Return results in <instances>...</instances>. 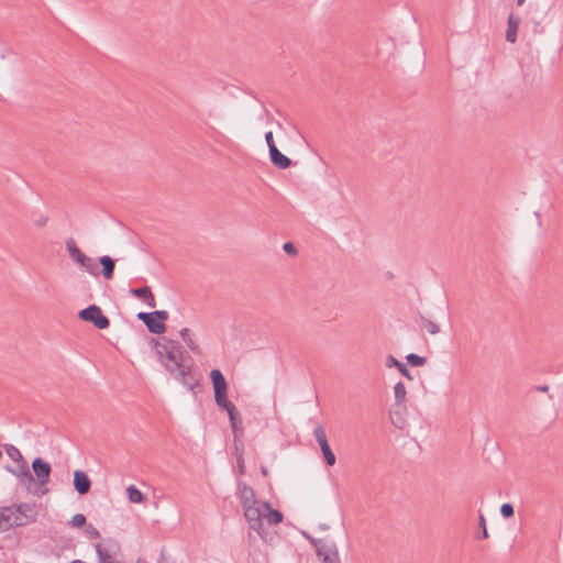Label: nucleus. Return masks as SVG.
Wrapping results in <instances>:
<instances>
[{
  "label": "nucleus",
  "mask_w": 563,
  "mask_h": 563,
  "mask_svg": "<svg viewBox=\"0 0 563 563\" xmlns=\"http://www.w3.org/2000/svg\"><path fill=\"white\" fill-rule=\"evenodd\" d=\"M155 353L162 365L169 374L189 390L198 386L199 379L192 374L191 366L184 364L183 347L179 342L163 338L162 341L152 339Z\"/></svg>",
  "instance_id": "nucleus-1"
},
{
  "label": "nucleus",
  "mask_w": 563,
  "mask_h": 563,
  "mask_svg": "<svg viewBox=\"0 0 563 563\" xmlns=\"http://www.w3.org/2000/svg\"><path fill=\"white\" fill-rule=\"evenodd\" d=\"M65 244L68 255L75 264L92 276L97 277L99 275V269L93 258L82 253L73 238H68Z\"/></svg>",
  "instance_id": "nucleus-2"
},
{
  "label": "nucleus",
  "mask_w": 563,
  "mask_h": 563,
  "mask_svg": "<svg viewBox=\"0 0 563 563\" xmlns=\"http://www.w3.org/2000/svg\"><path fill=\"white\" fill-rule=\"evenodd\" d=\"M316 550L317 558L322 563H340V555L334 542L324 539H314L305 534Z\"/></svg>",
  "instance_id": "nucleus-3"
},
{
  "label": "nucleus",
  "mask_w": 563,
  "mask_h": 563,
  "mask_svg": "<svg viewBox=\"0 0 563 563\" xmlns=\"http://www.w3.org/2000/svg\"><path fill=\"white\" fill-rule=\"evenodd\" d=\"M210 379L212 382L217 406L225 411L231 409L233 404L228 399V383L221 371L212 369L210 372Z\"/></svg>",
  "instance_id": "nucleus-4"
},
{
  "label": "nucleus",
  "mask_w": 563,
  "mask_h": 563,
  "mask_svg": "<svg viewBox=\"0 0 563 563\" xmlns=\"http://www.w3.org/2000/svg\"><path fill=\"white\" fill-rule=\"evenodd\" d=\"M32 470L34 472V475L36 477V482L38 485V490L36 494L38 496L45 495L48 493V488H46V485L49 482V476L52 473V466L48 462L44 461L42 457H35L32 461Z\"/></svg>",
  "instance_id": "nucleus-5"
},
{
  "label": "nucleus",
  "mask_w": 563,
  "mask_h": 563,
  "mask_svg": "<svg viewBox=\"0 0 563 563\" xmlns=\"http://www.w3.org/2000/svg\"><path fill=\"white\" fill-rule=\"evenodd\" d=\"M80 320L92 323L97 329L103 330L109 328L110 320L103 314L101 308L97 305H90L79 311Z\"/></svg>",
  "instance_id": "nucleus-6"
},
{
  "label": "nucleus",
  "mask_w": 563,
  "mask_h": 563,
  "mask_svg": "<svg viewBox=\"0 0 563 563\" xmlns=\"http://www.w3.org/2000/svg\"><path fill=\"white\" fill-rule=\"evenodd\" d=\"M95 549L99 563H119L113 558L120 551V544L114 539H107L104 545L96 543Z\"/></svg>",
  "instance_id": "nucleus-7"
},
{
  "label": "nucleus",
  "mask_w": 563,
  "mask_h": 563,
  "mask_svg": "<svg viewBox=\"0 0 563 563\" xmlns=\"http://www.w3.org/2000/svg\"><path fill=\"white\" fill-rule=\"evenodd\" d=\"M313 435L320 446L325 464L328 466H333L336 462V459L328 443L325 431L322 424H317L314 427Z\"/></svg>",
  "instance_id": "nucleus-8"
},
{
  "label": "nucleus",
  "mask_w": 563,
  "mask_h": 563,
  "mask_svg": "<svg viewBox=\"0 0 563 563\" xmlns=\"http://www.w3.org/2000/svg\"><path fill=\"white\" fill-rule=\"evenodd\" d=\"M13 507L22 527L36 521L38 512L35 504L21 503Z\"/></svg>",
  "instance_id": "nucleus-9"
},
{
  "label": "nucleus",
  "mask_w": 563,
  "mask_h": 563,
  "mask_svg": "<svg viewBox=\"0 0 563 563\" xmlns=\"http://www.w3.org/2000/svg\"><path fill=\"white\" fill-rule=\"evenodd\" d=\"M12 506L0 507V532L8 531L12 528L22 527L16 512Z\"/></svg>",
  "instance_id": "nucleus-10"
},
{
  "label": "nucleus",
  "mask_w": 563,
  "mask_h": 563,
  "mask_svg": "<svg viewBox=\"0 0 563 563\" xmlns=\"http://www.w3.org/2000/svg\"><path fill=\"white\" fill-rule=\"evenodd\" d=\"M243 510L244 517L247 520L250 528L256 531L257 533H261L263 529V521L262 511L258 507V504L245 506L243 507Z\"/></svg>",
  "instance_id": "nucleus-11"
},
{
  "label": "nucleus",
  "mask_w": 563,
  "mask_h": 563,
  "mask_svg": "<svg viewBox=\"0 0 563 563\" xmlns=\"http://www.w3.org/2000/svg\"><path fill=\"white\" fill-rule=\"evenodd\" d=\"M7 470L12 473L19 482L25 486L27 489H30V486L34 483V476L29 470V465L26 461H23L21 463H18L16 468H12L10 466L7 467Z\"/></svg>",
  "instance_id": "nucleus-12"
},
{
  "label": "nucleus",
  "mask_w": 563,
  "mask_h": 563,
  "mask_svg": "<svg viewBox=\"0 0 563 563\" xmlns=\"http://www.w3.org/2000/svg\"><path fill=\"white\" fill-rule=\"evenodd\" d=\"M7 470L12 473L19 482L25 486L27 489H30V486L34 483V476L29 470V465L26 461H23L21 463H18L16 468H12L10 466L7 467Z\"/></svg>",
  "instance_id": "nucleus-13"
},
{
  "label": "nucleus",
  "mask_w": 563,
  "mask_h": 563,
  "mask_svg": "<svg viewBox=\"0 0 563 563\" xmlns=\"http://www.w3.org/2000/svg\"><path fill=\"white\" fill-rule=\"evenodd\" d=\"M238 496L242 507L258 504V500L255 498L254 489L245 482H238Z\"/></svg>",
  "instance_id": "nucleus-14"
},
{
  "label": "nucleus",
  "mask_w": 563,
  "mask_h": 563,
  "mask_svg": "<svg viewBox=\"0 0 563 563\" xmlns=\"http://www.w3.org/2000/svg\"><path fill=\"white\" fill-rule=\"evenodd\" d=\"M74 488L79 495H85L90 490L91 481L84 471L74 472Z\"/></svg>",
  "instance_id": "nucleus-15"
},
{
  "label": "nucleus",
  "mask_w": 563,
  "mask_h": 563,
  "mask_svg": "<svg viewBox=\"0 0 563 563\" xmlns=\"http://www.w3.org/2000/svg\"><path fill=\"white\" fill-rule=\"evenodd\" d=\"M130 294L136 298L142 299L151 308L156 306L155 297L148 286L132 288L130 289Z\"/></svg>",
  "instance_id": "nucleus-16"
},
{
  "label": "nucleus",
  "mask_w": 563,
  "mask_h": 563,
  "mask_svg": "<svg viewBox=\"0 0 563 563\" xmlns=\"http://www.w3.org/2000/svg\"><path fill=\"white\" fill-rule=\"evenodd\" d=\"M101 265V274L104 279L111 280L114 276L115 261L109 255H102L98 258Z\"/></svg>",
  "instance_id": "nucleus-17"
},
{
  "label": "nucleus",
  "mask_w": 563,
  "mask_h": 563,
  "mask_svg": "<svg viewBox=\"0 0 563 563\" xmlns=\"http://www.w3.org/2000/svg\"><path fill=\"white\" fill-rule=\"evenodd\" d=\"M269 158L272 164L280 169H287L291 165V159L280 153L277 147L271 150Z\"/></svg>",
  "instance_id": "nucleus-18"
},
{
  "label": "nucleus",
  "mask_w": 563,
  "mask_h": 563,
  "mask_svg": "<svg viewBox=\"0 0 563 563\" xmlns=\"http://www.w3.org/2000/svg\"><path fill=\"white\" fill-rule=\"evenodd\" d=\"M520 24V18L509 14L507 21V31H506V41L509 43H515L517 41L518 27Z\"/></svg>",
  "instance_id": "nucleus-19"
},
{
  "label": "nucleus",
  "mask_w": 563,
  "mask_h": 563,
  "mask_svg": "<svg viewBox=\"0 0 563 563\" xmlns=\"http://www.w3.org/2000/svg\"><path fill=\"white\" fill-rule=\"evenodd\" d=\"M386 366L387 367H396L404 377H406L408 380H412L413 379V376L411 375V373L409 372V369L407 368V366L401 363L400 361H398L396 357H394L393 355H388L386 357Z\"/></svg>",
  "instance_id": "nucleus-20"
},
{
  "label": "nucleus",
  "mask_w": 563,
  "mask_h": 563,
  "mask_svg": "<svg viewBox=\"0 0 563 563\" xmlns=\"http://www.w3.org/2000/svg\"><path fill=\"white\" fill-rule=\"evenodd\" d=\"M263 507L267 511L265 517H266L268 523L278 525L283 521V519H284L283 514L277 509H273L269 501H264Z\"/></svg>",
  "instance_id": "nucleus-21"
},
{
  "label": "nucleus",
  "mask_w": 563,
  "mask_h": 563,
  "mask_svg": "<svg viewBox=\"0 0 563 563\" xmlns=\"http://www.w3.org/2000/svg\"><path fill=\"white\" fill-rule=\"evenodd\" d=\"M179 335L191 352H194L195 354H200V349H199L198 344L195 342V340L192 339V334L189 329H187V328L181 329L179 331Z\"/></svg>",
  "instance_id": "nucleus-22"
},
{
  "label": "nucleus",
  "mask_w": 563,
  "mask_h": 563,
  "mask_svg": "<svg viewBox=\"0 0 563 563\" xmlns=\"http://www.w3.org/2000/svg\"><path fill=\"white\" fill-rule=\"evenodd\" d=\"M395 404L397 406L402 405L406 401L407 390L402 382H398L394 386Z\"/></svg>",
  "instance_id": "nucleus-23"
},
{
  "label": "nucleus",
  "mask_w": 563,
  "mask_h": 563,
  "mask_svg": "<svg viewBox=\"0 0 563 563\" xmlns=\"http://www.w3.org/2000/svg\"><path fill=\"white\" fill-rule=\"evenodd\" d=\"M147 330L153 334H162L165 332L166 327L163 322L155 319V317H151L150 321L145 323Z\"/></svg>",
  "instance_id": "nucleus-24"
},
{
  "label": "nucleus",
  "mask_w": 563,
  "mask_h": 563,
  "mask_svg": "<svg viewBox=\"0 0 563 563\" xmlns=\"http://www.w3.org/2000/svg\"><path fill=\"white\" fill-rule=\"evenodd\" d=\"M3 448L5 450V453L12 461H14L16 463H21V462L25 461V459L23 457L20 450L16 446H14L13 444H4Z\"/></svg>",
  "instance_id": "nucleus-25"
},
{
  "label": "nucleus",
  "mask_w": 563,
  "mask_h": 563,
  "mask_svg": "<svg viewBox=\"0 0 563 563\" xmlns=\"http://www.w3.org/2000/svg\"><path fill=\"white\" fill-rule=\"evenodd\" d=\"M126 493H128V497L131 503L140 504L145 499L142 492L140 489H137L134 485H130L126 488Z\"/></svg>",
  "instance_id": "nucleus-26"
},
{
  "label": "nucleus",
  "mask_w": 563,
  "mask_h": 563,
  "mask_svg": "<svg viewBox=\"0 0 563 563\" xmlns=\"http://www.w3.org/2000/svg\"><path fill=\"white\" fill-rule=\"evenodd\" d=\"M406 361L411 366H423L427 363V358L424 356H420L415 353H410L406 356Z\"/></svg>",
  "instance_id": "nucleus-27"
},
{
  "label": "nucleus",
  "mask_w": 563,
  "mask_h": 563,
  "mask_svg": "<svg viewBox=\"0 0 563 563\" xmlns=\"http://www.w3.org/2000/svg\"><path fill=\"white\" fill-rule=\"evenodd\" d=\"M421 325H422V328H423V329H426L430 334H437V333H439V332H440V328H439V325H438L435 322H433V321H431V320H429V319H427V318H424V317H421Z\"/></svg>",
  "instance_id": "nucleus-28"
},
{
  "label": "nucleus",
  "mask_w": 563,
  "mask_h": 563,
  "mask_svg": "<svg viewBox=\"0 0 563 563\" xmlns=\"http://www.w3.org/2000/svg\"><path fill=\"white\" fill-rule=\"evenodd\" d=\"M235 454H236V464H238L239 474L243 475V474H245V463H244V457H243V450L241 448H239L238 445H235Z\"/></svg>",
  "instance_id": "nucleus-29"
},
{
  "label": "nucleus",
  "mask_w": 563,
  "mask_h": 563,
  "mask_svg": "<svg viewBox=\"0 0 563 563\" xmlns=\"http://www.w3.org/2000/svg\"><path fill=\"white\" fill-rule=\"evenodd\" d=\"M500 514L504 518H510L515 514V508L509 503L503 504L500 507Z\"/></svg>",
  "instance_id": "nucleus-30"
},
{
  "label": "nucleus",
  "mask_w": 563,
  "mask_h": 563,
  "mask_svg": "<svg viewBox=\"0 0 563 563\" xmlns=\"http://www.w3.org/2000/svg\"><path fill=\"white\" fill-rule=\"evenodd\" d=\"M85 533L89 539H97L100 537L98 529L91 523L85 526Z\"/></svg>",
  "instance_id": "nucleus-31"
},
{
  "label": "nucleus",
  "mask_w": 563,
  "mask_h": 563,
  "mask_svg": "<svg viewBox=\"0 0 563 563\" xmlns=\"http://www.w3.org/2000/svg\"><path fill=\"white\" fill-rule=\"evenodd\" d=\"M70 523L74 527L86 526V517L82 514H76L75 516H73Z\"/></svg>",
  "instance_id": "nucleus-32"
},
{
  "label": "nucleus",
  "mask_w": 563,
  "mask_h": 563,
  "mask_svg": "<svg viewBox=\"0 0 563 563\" xmlns=\"http://www.w3.org/2000/svg\"><path fill=\"white\" fill-rule=\"evenodd\" d=\"M153 317H155L156 320L164 323L165 320L168 319V312L166 310H155L152 312Z\"/></svg>",
  "instance_id": "nucleus-33"
},
{
  "label": "nucleus",
  "mask_w": 563,
  "mask_h": 563,
  "mask_svg": "<svg viewBox=\"0 0 563 563\" xmlns=\"http://www.w3.org/2000/svg\"><path fill=\"white\" fill-rule=\"evenodd\" d=\"M283 250L290 256L297 255V249L291 242L284 243Z\"/></svg>",
  "instance_id": "nucleus-34"
},
{
  "label": "nucleus",
  "mask_w": 563,
  "mask_h": 563,
  "mask_svg": "<svg viewBox=\"0 0 563 563\" xmlns=\"http://www.w3.org/2000/svg\"><path fill=\"white\" fill-rule=\"evenodd\" d=\"M240 423H241L240 417L238 418V420L230 422V426L232 428V431H233L235 438L238 437L239 433L242 434V432H243V429L240 427Z\"/></svg>",
  "instance_id": "nucleus-35"
},
{
  "label": "nucleus",
  "mask_w": 563,
  "mask_h": 563,
  "mask_svg": "<svg viewBox=\"0 0 563 563\" xmlns=\"http://www.w3.org/2000/svg\"><path fill=\"white\" fill-rule=\"evenodd\" d=\"M265 141H266V144L268 146V152H271V150L273 147H277L275 142H274V137H273V132L272 131H268L265 133Z\"/></svg>",
  "instance_id": "nucleus-36"
},
{
  "label": "nucleus",
  "mask_w": 563,
  "mask_h": 563,
  "mask_svg": "<svg viewBox=\"0 0 563 563\" xmlns=\"http://www.w3.org/2000/svg\"><path fill=\"white\" fill-rule=\"evenodd\" d=\"M230 422L238 420L240 413L234 405H232L231 409L227 410Z\"/></svg>",
  "instance_id": "nucleus-37"
},
{
  "label": "nucleus",
  "mask_w": 563,
  "mask_h": 563,
  "mask_svg": "<svg viewBox=\"0 0 563 563\" xmlns=\"http://www.w3.org/2000/svg\"><path fill=\"white\" fill-rule=\"evenodd\" d=\"M230 422L238 420L240 413L234 405H232L231 409L227 410Z\"/></svg>",
  "instance_id": "nucleus-38"
},
{
  "label": "nucleus",
  "mask_w": 563,
  "mask_h": 563,
  "mask_svg": "<svg viewBox=\"0 0 563 563\" xmlns=\"http://www.w3.org/2000/svg\"><path fill=\"white\" fill-rule=\"evenodd\" d=\"M479 526L482 528V536L479 538L486 539L488 538V531L486 529V521L483 515L479 516Z\"/></svg>",
  "instance_id": "nucleus-39"
},
{
  "label": "nucleus",
  "mask_w": 563,
  "mask_h": 563,
  "mask_svg": "<svg viewBox=\"0 0 563 563\" xmlns=\"http://www.w3.org/2000/svg\"><path fill=\"white\" fill-rule=\"evenodd\" d=\"M152 312H139L137 313V319L141 320L144 324L147 323V321H150V318L152 317Z\"/></svg>",
  "instance_id": "nucleus-40"
},
{
  "label": "nucleus",
  "mask_w": 563,
  "mask_h": 563,
  "mask_svg": "<svg viewBox=\"0 0 563 563\" xmlns=\"http://www.w3.org/2000/svg\"><path fill=\"white\" fill-rule=\"evenodd\" d=\"M48 218L46 216L40 217L38 220H36L35 224L37 227H44L47 223Z\"/></svg>",
  "instance_id": "nucleus-41"
},
{
  "label": "nucleus",
  "mask_w": 563,
  "mask_h": 563,
  "mask_svg": "<svg viewBox=\"0 0 563 563\" xmlns=\"http://www.w3.org/2000/svg\"><path fill=\"white\" fill-rule=\"evenodd\" d=\"M548 389H549V386H547V385H543V386H539V387H538V390L543 391V393H544V391H548Z\"/></svg>",
  "instance_id": "nucleus-42"
},
{
  "label": "nucleus",
  "mask_w": 563,
  "mask_h": 563,
  "mask_svg": "<svg viewBox=\"0 0 563 563\" xmlns=\"http://www.w3.org/2000/svg\"><path fill=\"white\" fill-rule=\"evenodd\" d=\"M261 473H262L264 476H267V474H268V470H267L265 466H262V467H261Z\"/></svg>",
  "instance_id": "nucleus-43"
},
{
  "label": "nucleus",
  "mask_w": 563,
  "mask_h": 563,
  "mask_svg": "<svg viewBox=\"0 0 563 563\" xmlns=\"http://www.w3.org/2000/svg\"><path fill=\"white\" fill-rule=\"evenodd\" d=\"M526 0H517L518 5H522Z\"/></svg>",
  "instance_id": "nucleus-44"
},
{
  "label": "nucleus",
  "mask_w": 563,
  "mask_h": 563,
  "mask_svg": "<svg viewBox=\"0 0 563 563\" xmlns=\"http://www.w3.org/2000/svg\"><path fill=\"white\" fill-rule=\"evenodd\" d=\"M136 563H145L142 559H139Z\"/></svg>",
  "instance_id": "nucleus-45"
}]
</instances>
